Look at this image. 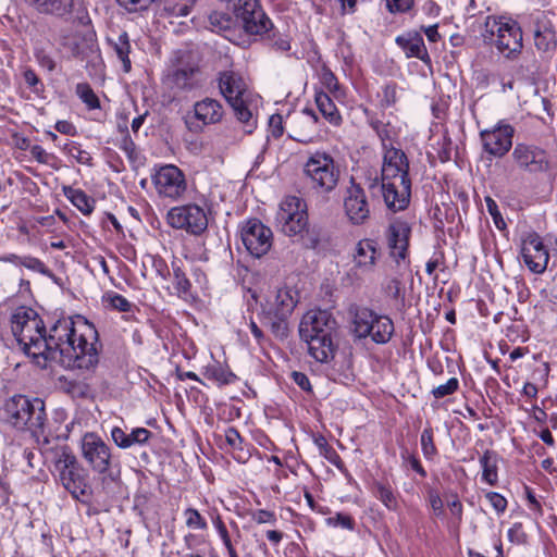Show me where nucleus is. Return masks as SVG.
Here are the masks:
<instances>
[{
    "label": "nucleus",
    "instance_id": "de8ad7c7",
    "mask_svg": "<svg viewBox=\"0 0 557 557\" xmlns=\"http://www.w3.org/2000/svg\"><path fill=\"white\" fill-rule=\"evenodd\" d=\"M325 524L330 528H341L348 531H354L356 527L355 519L344 512H336L334 516L326 518Z\"/></svg>",
    "mask_w": 557,
    "mask_h": 557
},
{
    "label": "nucleus",
    "instance_id": "9b49d317",
    "mask_svg": "<svg viewBox=\"0 0 557 557\" xmlns=\"http://www.w3.org/2000/svg\"><path fill=\"white\" fill-rule=\"evenodd\" d=\"M79 451L97 474H107L114 462L111 446L96 432H86L79 441Z\"/></svg>",
    "mask_w": 557,
    "mask_h": 557
},
{
    "label": "nucleus",
    "instance_id": "c03bdc74",
    "mask_svg": "<svg viewBox=\"0 0 557 557\" xmlns=\"http://www.w3.org/2000/svg\"><path fill=\"white\" fill-rule=\"evenodd\" d=\"M102 304L111 309L117 310L120 312H128L132 309V302L128 301L124 296L109 290L102 296Z\"/></svg>",
    "mask_w": 557,
    "mask_h": 557
},
{
    "label": "nucleus",
    "instance_id": "680f3d73",
    "mask_svg": "<svg viewBox=\"0 0 557 557\" xmlns=\"http://www.w3.org/2000/svg\"><path fill=\"white\" fill-rule=\"evenodd\" d=\"M389 13H406L413 7L414 0H385Z\"/></svg>",
    "mask_w": 557,
    "mask_h": 557
},
{
    "label": "nucleus",
    "instance_id": "7c9ffc66",
    "mask_svg": "<svg viewBox=\"0 0 557 557\" xmlns=\"http://www.w3.org/2000/svg\"><path fill=\"white\" fill-rule=\"evenodd\" d=\"M201 374L206 380L219 386L228 385L236 380V375L216 360H212V362L202 367Z\"/></svg>",
    "mask_w": 557,
    "mask_h": 557
},
{
    "label": "nucleus",
    "instance_id": "a878e982",
    "mask_svg": "<svg viewBox=\"0 0 557 557\" xmlns=\"http://www.w3.org/2000/svg\"><path fill=\"white\" fill-rule=\"evenodd\" d=\"M382 195L386 207L394 211L405 210L410 201L411 181L398 183H381Z\"/></svg>",
    "mask_w": 557,
    "mask_h": 557
},
{
    "label": "nucleus",
    "instance_id": "e433bc0d",
    "mask_svg": "<svg viewBox=\"0 0 557 557\" xmlns=\"http://www.w3.org/2000/svg\"><path fill=\"white\" fill-rule=\"evenodd\" d=\"M233 7L236 17L243 25L253 14H257V17H263V10L258 0H234Z\"/></svg>",
    "mask_w": 557,
    "mask_h": 557
},
{
    "label": "nucleus",
    "instance_id": "cd10ccee",
    "mask_svg": "<svg viewBox=\"0 0 557 557\" xmlns=\"http://www.w3.org/2000/svg\"><path fill=\"white\" fill-rule=\"evenodd\" d=\"M112 442L121 449H127L135 445H145L152 433L146 428L132 429L131 433H126L120 426H113L110 432Z\"/></svg>",
    "mask_w": 557,
    "mask_h": 557
},
{
    "label": "nucleus",
    "instance_id": "4468645a",
    "mask_svg": "<svg viewBox=\"0 0 557 557\" xmlns=\"http://www.w3.org/2000/svg\"><path fill=\"white\" fill-rule=\"evenodd\" d=\"M344 214L350 224L360 226L371 216V205L364 188L354 177L349 180L343 194Z\"/></svg>",
    "mask_w": 557,
    "mask_h": 557
},
{
    "label": "nucleus",
    "instance_id": "8fccbe9b",
    "mask_svg": "<svg viewBox=\"0 0 557 557\" xmlns=\"http://www.w3.org/2000/svg\"><path fill=\"white\" fill-rule=\"evenodd\" d=\"M209 22L213 32L227 30L233 25V18L231 15L221 11H213L209 15Z\"/></svg>",
    "mask_w": 557,
    "mask_h": 557
},
{
    "label": "nucleus",
    "instance_id": "a18cd8bd",
    "mask_svg": "<svg viewBox=\"0 0 557 557\" xmlns=\"http://www.w3.org/2000/svg\"><path fill=\"white\" fill-rule=\"evenodd\" d=\"M183 516L185 518V524L189 530H207V520L196 508H186L183 511Z\"/></svg>",
    "mask_w": 557,
    "mask_h": 557
},
{
    "label": "nucleus",
    "instance_id": "4c0bfd02",
    "mask_svg": "<svg viewBox=\"0 0 557 557\" xmlns=\"http://www.w3.org/2000/svg\"><path fill=\"white\" fill-rule=\"evenodd\" d=\"M373 494L388 510L397 511L399 509L398 495L389 485L375 482Z\"/></svg>",
    "mask_w": 557,
    "mask_h": 557
},
{
    "label": "nucleus",
    "instance_id": "aec40b11",
    "mask_svg": "<svg viewBox=\"0 0 557 557\" xmlns=\"http://www.w3.org/2000/svg\"><path fill=\"white\" fill-rule=\"evenodd\" d=\"M511 157L519 169L530 174L547 172L550 166L546 150L535 145L519 143Z\"/></svg>",
    "mask_w": 557,
    "mask_h": 557
},
{
    "label": "nucleus",
    "instance_id": "c756f323",
    "mask_svg": "<svg viewBox=\"0 0 557 557\" xmlns=\"http://www.w3.org/2000/svg\"><path fill=\"white\" fill-rule=\"evenodd\" d=\"M109 46L114 51L125 73L131 72L132 61L129 59L131 42L126 32L113 33L107 38Z\"/></svg>",
    "mask_w": 557,
    "mask_h": 557
},
{
    "label": "nucleus",
    "instance_id": "0eeeda50",
    "mask_svg": "<svg viewBox=\"0 0 557 557\" xmlns=\"http://www.w3.org/2000/svg\"><path fill=\"white\" fill-rule=\"evenodd\" d=\"M298 301L299 292L289 286L277 287L267 295L261 305V314L276 336H287L286 320L292 315Z\"/></svg>",
    "mask_w": 557,
    "mask_h": 557
},
{
    "label": "nucleus",
    "instance_id": "3c124183",
    "mask_svg": "<svg viewBox=\"0 0 557 557\" xmlns=\"http://www.w3.org/2000/svg\"><path fill=\"white\" fill-rule=\"evenodd\" d=\"M484 200H485L487 212L492 216L495 226L499 231L506 230L507 228V223L504 220V218H503V215H502V213L499 211L497 202L492 197H490V196H486L484 198Z\"/></svg>",
    "mask_w": 557,
    "mask_h": 557
},
{
    "label": "nucleus",
    "instance_id": "6e6552de",
    "mask_svg": "<svg viewBox=\"0 0 557 557\" xmlns=\"http://www.w3.org/2000/svg\"><path fill=\"white\" fill-rule=\"evenodd\" d=\"M305 178L310 187L320 194H330L338 185L341 171L333 156L325 150L308 153L302 165Z\"/></svg>",
    "mask_w": 557,
    "mask_h": 557
},
{
    "label": "nucleus",
    "instance_id": "338daca9",
    "mask_svg": "<svg viewBox=\"0 0 557 557\" xmlns=\"http://www.w3.org/2000/svg\"><path fill=\"white\" fill-rule=\"evenodd\" d=\"M429 504L435 516H442L444 513V504L440 494L435 491H430L428 494Z\"/></svg>",
    "mask_w": 557,
    "mask_h": 557
},
{
    "label": "nucleus",
    "instance_id": "603ef678",
    "mask_svg": "<svg viewBox=\"0 0 557 557\" xmlns=\"http://www.w3.org/2000/svg\"><path fill=\"white\" fill-rule=\"evenodd\" d=\"M459 389V380L457 377H450L446 383L434 387L431 394L434 398L441 399L446 396L455 394Z\"/></svg>",
    "mask_w": 557,
    "mask_h": 557
},
{
    "label": "nucleus",
    "instance_id": "bb28decb",
    "mask_svg": "<svg viewBox=\"0 0 557 557\" xmlns=\"http://www.w3.org/2000/svg\"><path fill=\"white\" fill-rule=\"evenodd\" d=\"M395 41L404 50L407 58H417L425 64L431 63L424 40L419 33L409 32L399 35L396 37Z\"/></svg>",
    "mask_w": 557,
    "mask_h": 557
},
{
    "label": "nucleus",
    "instance_id": "2eb2a0df",
    "mask_svg": "<svg viewBox=\"0 0 557 557\" xmlns=\"http://www.w3.org/2000/svg\"><path fill=\"white\" fill-rule=\"evenodd\" d=\"M382 251L375 238L364 237L359 239L350 251L351 269L356 277L372 275L380 262Z\"/></svg>",
    "mask_w": 557,
    "mask_h": 557
},
{
    "label": "nucleus",
    "instance_id": "5701e85b",
    "mask_svg": "<svg viewBox=\"0 0 557 557\" xmlns=\"http://www.w3.org/2000/svg\"><path fill=\"white\" fill-rule=\"evenodd\" d=\"M407 156L400 149L389 147L385 150L381 171V183H398L410 181Z\"/></svg>",
    "mask_w": 557,
    "mask_h": 557
},
{
    "label": "nucleus",
    "instance_id": "13d9d810",
    "mask_svg": "<svg viewBox=\"0 0 557 557\" xmlns=\"http://www.w3.org/2000/svg\"><path fill=\"white\" fill-rule=\"evenodd\" d=\"M116 2L128 12H140L147 10L154 0H116Z\"/></svg>",
    "mask_w": 557,
    "mask_h": 557
},
{
    "label": "nucleus",
    "instance_id": "37998d69",
    "mask_svg": "<svg viewBox=\"0 0 557 557\" xmlns=\"http://www.w3.org/2000/svg\"><path fill=\"white\" fill-rule=\"evenodd\" d=\"M420 443L423 457L426 460H434V458L438 454V450L434 443V432L432 426L428 425L426 428H424V430L421 433Z\"/></svg>",
    "mask_w": 557,
    "mask_h": 557
},
{
    "label": "nucleus",
    "instance_id": "052dcab7",
    "mask_svg": "<svg viewBox=\"0 0 557 557\" xmlns=\"http://www.w3.org/2000/svg\"><path fill=\"white\" fill-rule=\"evenodd\" d=\"M22 267L44 275L50 272L40 259L33 256H23Z\"/></svg>",
    "mask_w": 557,
    "mask_h": 557
},
{
    "label": "nucleus",
    "instance_id": "c9c22d12",
    "mask_svg": "<svg viewBox=\"0 0 557 557\" xmlns=\"http://www.w3.org/2000/svg\"><path fill=\"white\" fill-rule=\"evenodd\" d=\"M534 44L535 47L543 52L555 49L556 38L552 25L543 24L536 26L534 29Z\"/></svg>",
    "mask_w": 557,
    "mask_h": 557
},
{
    "label": "nucleus",
    "instance_id": "423d86ee",
    "mask_svg": "<svg viewBox=\"0 0 557 557\" xmlns=\"http://www.w3.org/2000/svg\"><path fill=\"white\" fill-rule=\"evenodd\" d=\"M482 37L484 42L494 46L508 59L519 55L523 47L522 29L517 21L508 16L488 15Z\"/></svg>",
    "mask_w": 557,
    "mask_h": 557
},
{
    "label": "nucleus",
    "instance_id": "7ed1b4c3",
    "mask_svg": "<svg viewBox=\"0 0 557 557\" xmlns=\"http://www.w3.org/2000/svg\"><path fill=\"white\" fill-rule=\"evenodd\" d=\"M51 472L74 499L86 502L90 494L89 475L67 445L52 448L46 457Z\"/></svg>",
    "mask_w": 557,
    "mask_h": 557
},
{
    "label": "nucleus",
    "instance_id": "f3484780",
    "mask_svg": "<svg viewBox=\"0 0 557 557\" xmlns=\"http://www.w3.org/2000/svg\"><path fill=\"white\" fill-rule=\"evenodd\" d=\"M515 128L506 120L480 132L483 150L494 158H503L512 147Z\"/></svg>",
    "mask_w": 557,
    "mask_h": 557
},
{
    "label": "nucleus",
    "instance_id": "72a5a7b5",
    "mask_svg": "<svg viewBox=\"0 0 557 557\" xmlns=\"http://www.w3.org/2000/svg\"><path fill=\"white\" fill-rule=\"evenodd\" d=\"M180 260L172 261V284L174 293L182 299H188L191 296V283L185 271L181 267Z\"/></svg>",
    "mask_w": 557,
    "mask_h": 557
},
{
    "label": "nucleus",
    "instance_id": "b1692460",
    "mask_svg": "<svg viewBox=\"0 0 557 557\" xmlns=\"http://www.w3.org/2000/svg\"><path fill=\"white\" fill-rule=\"evenodd\" d=\"M62 45L76 58H90L94 65L101 63V55L96 40V34L91 29L73 38L64 37Z\"/></svg>",
    "mask_w": 557,
    "mask_h": 557
},
{
    "label": "nucleus",
    "instance_id": "ea45409f",
    "mask_svg": "<svg viewBox=\"0 0 557 557\" xmlns=\"http://www.w3.org/2000/svg\"><path fill=\"white\" fill-rule=\"evenodd\" d=\"M320 82L335 98L338 99L345 96L344 88L339 84L337 77L332 70L325 65L322 66L320 71Z\"/></svg>",
    "mask_w": 557,
    "mask_h": 557
},
{
    "label": "nucleus",
    "instance_id": "473e14b6",
    "mask_svg": "<svg viewBox=\"0 0 557 557\" xmlns=\"http://www.w3.org/2000/svg\"><path fill=\"white\" fill-rule=\"evenodd\" d=\"M482 474L481 481L491 486H495L498 482V457L493 450H485L479 459Z\"/></svg>",
    "mask_w": 557,
    "mask_h": 557
},
{
    "label": "nucleus",
    "instance_id": "dca6fc26",
    "mask_svg": "<svg viewBox=\"0 0 557 557\" xmlns=\"http://www.w3.org/2000/svg\"><path fill=\"white\" fill-rule=\"evenodd\" d=\"M166 219L172 227L185 230L193 235H200L208 227L207 212L196 203L171 208Z\"/></svg>",
    "mask_w": 557,
    "mask_h": 557
},
{
    "label": "nucleus",
    "instance_id": "393cba45",
    "mask_svg": "<svg viewBox=\"0 0 557 557\" xmlns=\"http://www.w3.org/2000/svg\"><path fill=\"white\" fill-rule=\"evenodd\" d=\"M194 69H176L168 73L162 79V88L166 90L163 99L166 102L174 101L180 92L191 90L195 87Z\"/></svg>",
    "mask_w": 557,
    "mask_h": 557
},
{
    "label": "nucleus",
    "instance_id": "bf43d9fd",
    "mask_svg": "<svg viewBox=\"0 0 557 557\" xmlns=\"http://www.w3.org/2000/svg\"><path fill=\"white\" fill-rule=\"evenodd\" d=\"M284 133L283 116L281 114H273L269 119L268 137L275 139L280 138Z\"/></svg>",
    "mask_w": 557,
    "mask_h": 557
},
{
    "label": "nucleus",
    "instance_id": "4be33fe9",
    "mask_svg": "<svg viewBox=\"0 0 557 557\" xmlns=\"http://www.w3.org/2000/svg\"><path fill=\"white\" fill-rule=\"evenodd\" d=\"M220 94L228 104L248 98V85L244 75L234 69L218 73L216 77Z\"/></svg>",
    "mask_w": 557,
    "mask_h": 557
},
{
    "label": "nucleus",
    "instance_id": "1a4fd4ad",
    "mask_svg": "<svg viewBox=\"0 0 557 557\" xmlns=\"http://www.w3.org/2000/svg\"><path fill=\"white\" fill-rule=\"evenodd\" d=\"M225 114L224 104L219 99L207 96L194 102L184 116V123L190 133L201 134L206 128L222 123Z\"/></svg>",
    "mask_w": 557,
    "mask_h": 557
},
{
    "label": "nucleus",
    "instance_id": "412c9836",
    "mask_svg": "<svg viewBox=\"0 0 557 557\" xmlns=\"http://www.w3.org/2000/svg\"><path fill=\"white\" fill-rule=\"evenodd\" d=\"M35 3L40 12L58 17L71 16L74 22L85 27L91 23L88 11L83 7L82 0H35Z\"/></svg>",
    "mask_w": 557,
    "mask_h": 557
},
{
    "label": "nucleus",
    "instance_id": "39448f33",
    "mask_svg": "<svg viewBox=\"0 0 557 557\" xmlns=\"http://www.w3.org/2000/svg\"><path fill=\"white\" fill-rule=\"evenodd\" d=\"M349 332L355 341L370 338L373 343L383 345L391 341L394 323L387 315L359 305L348 308Z\"/></svg>",
    "mask_w": 557,
    "mask_h": 557
},
{
    "label": "nucleus",
    "instance_id": "9d476101",
    "mask_svg": "<svg viewBox=\"0 0 557 557\" xmlns=\"http://www.w3.org/2000/svg\"><path fill=\"white\" fill-rule=\"evenodd\" d=\"M151 182L158 196L171 201L183 200L188 190L185 173L174 164H163L154 168Z\"/></svg>",
    "mask_w": 557,
    "mask_h": 557
},
{
    "label": "nucleus",
    "instance_id": "09e8293b",
    "mask_svg": "<svg viewBox=\"0 0 557 557\" xmlns=\"http://www.w3.org/2000/svg\"><path fill=\"white\" fill-rule=\"evenodd\" d=\"M369 124L371 125V127L375 131V133L380 137V139L384 146V149L385 150L388 149L386 141H389L393 138V136L395 135L389 123H384L383 121H381L379 119L370 117Z\"/></svg>",
    "mask_w": 557,
    "mask_h": 557
},
{
    "label": "nucleus",
    "instance_id": "4d7b16f0",
    "mask_svg": "<svg viewBox=\"0 0 557 557\" xmlns=\"http://www.w3.org/2000/svg\"><path fill=\"white\" fill-rule=\"evenodd\" d=\"M507 537L515 545H523L528 541V535L523 530L521 522H515L507 532Z\"/></svg>",
    "mask_w": 557,
    "mask_h": 557
},
{
    "label": "nucleus",
    "instance_id": "774afa93",
    "mask_svg": "<svg viewBox=\"0 0 557 557\" xmlns=\"http://www.w3.org/2000/svg\"><path fill=\"white\" fill-rule=\"evenodd\" d=\"M268 34V38L271 39L272 45L280 51H288L290 49V42L287 36H276L275 33Z\"/></svg>",
    "mask_w": 557,
    "mask_h": 557
},
{
    "label": "nucleus",
    "instance_id": "a19ab883",
    "mask_svg": "<svg viewBox=\"0 0 557 557\" xmlns=\"http://www.w3.org/2000/svg\"><path fill=\"white\" fill-rule=\"evenodd\" d=\"M62 151L67 154L69 157L73 158L78 162L79 164H84L87 166H92V157L91 154L84 150L82 145L77 141H67L62 147Z\"/></svg>",
    "mask_w": 557,
    "mask_h": 557
},
{
    "label": "nucleus",
    "instance_id": "0e129e2a",
    "mask_svg": "<svg viewBox=\"0 0 557 557\" xmlns=\"http://www.w3.org/2000/svg\"><path fill=\"white\" fill-rule=\"evenodd\" d=\"M149 258L156 274L162 280H166L171 275V272L165 260L160 256H149Z\"/></svg>",
    "mask_w": 557,
    "mask_h": 557
},
{
    "label": "nucleus",
    "instance_id": "6ab92c4d",
    "mask_svg": "<svg viewBox=\"0 0 557 557\" xmlns=\"http://www.w3.org/2000/svg\"><path fill=\"white\" fill-rule=\"evenodd\" d=\"M520 253L527 268L534 274H543L549 262V251L542 236L534 232L523 234Z\"/></svg>",
    "mask_w": 557,
    "mask_h": 557
},
{
    "label": "nucleus",
    "instance_id": "c85d7f7f",
    "mask_svg": "<svg viewBox=\"0 0 557 557\" xmlns=\"http://www.w3.org/2000/svg\"><path fill=\"white\" fill-rule=\"evenodd\" d=\"M232 108L237 121L243 126V133L239 137H234L232 143H236L237 140H240L245 135H250L255 132L258 124V119L256 113L250 109V107L247 103V98L240 101H237V103L230 104Z\"/></svg>",
    "mask_w": 557,
    "mask_h": 557
},
{
    "label": "nucleus",
    "instance_id": "f03ea898",
    "mask_svg": "<svg viewBox=\"0 0 557 557\" xmlns=\"http://www.w3.org/2000/svg\"><path fill=\"white\" fill-rule=\"evenodd\" d=\"M336 319L329 310L311 309L299 323V336L307 344L309 355L318 362H329L334 358L336 346L333 334Z\"/></svg>",
    "mask_w": 557,
    "mask_h": 557
},
{
    "label": "nucleus",
    "instance_id": "e2e57ef3",
    "mask_svg": "<svg viewBox=\"0 0 557 557\" xmlns=\"http://www.w3.org/2000/svg\"><path fill=\"white\" fill-rule=\"evenodd\" d=\"M251 519L258 524H276L277 518L274 511L258 509L251 512Z\"/></svg>",
    "mask_w": 557,
    "mask_h": 557
},
{
    "label": "nucleus",
    "instance_id": "79ce46f5",
    "mask_svg": "<svg viewBox=\"0 0 557 557\" xmlns=\"http://www.w3.org/2000/svg\"><path fill=\"white\" fill-rule=\"evenodd\" d=\"M75 92L88 110L100 109V100L89 84L78 83L75 87Z\"/></svg>",
    "mask_w": 557,
    "mask_h": 557
},
{
    "label": "nucleus",
    "instance_id": "ddd939ff",
    "mask_svg": "<svg viewBox=\"0 0 557 557\" xmlns=\"http://www.w3.org/2000/svg\"><path fill=\"white\" fill-rule=\"evenodd\" d=\"M276 223L287 236H296L306 231L308 225L307 207L297 196H287L280 203Z\"/></svg>",
    "mask_w": 557,
    "mask_h": 557
},
{
    "label": "nucleus",
    "instance_id": "58836bf2",
    "mask_svg": "<svg viewBox=\"0 0 557 557\" xmlns=\"http://www.w3.org/2000/svg\"><path fill=\"white\" fill-rule=\"evenodd\" d=\"M243 27L247 34L264 35L272 30L273 24L263 12V17H257V14L249 16Z\"/></svg>",
    "mask_w": 557,
    "mask_h": 557
},
{
    "label": "nucleus",
    "instance_id": "6e6d98bb",
    "mask_svg": "<svg viewBox=\"0 0 557 557\" xmlns=\"http://www.w3.org/2000/svg\"><path fill=\"white\" fill-rule=\"evenodd\" d=\"M484 496L498 516L503 515L506 511L508 502L505 498V496L492 491L485 492Z\"/></svg>",
    "mask_w": 557,
    "mask_h": 557
},
{
    "label": "nucleus",
    "instance_id": "a211bd4d",
    "mask_svg": "<svg viewBox=\"0 0 557 557\" xmlns=\"http://www.w3.org/2000/svg\"><path fill=\"white\" fill-rule=\"evenodd\" d=\"M240 237L247 251L256 258L267 255L273 244L271 228L258 219H251L244 223Z\"/></svg>",
    "mask_w": 557,
    "mask_h": 557
},
{
    "label": "nucleus",
    "instance_id": "2f4dec72",
    "mask_svg": "<svg viewBox=\"0 0 557 557\" xmlns=\"http://www.w3.org/2000/svg\"><path fill=\"white\" fill-rule=\"evenodd\" d=\"M314 101L320 113L330 124L333 126L342 124V115L327 92L323 90L315 91Z\"/></svg>",
    "mask_w": 557,
    "mask_h": 557
},
{
    "label": "nucleus",
    "instance_id": "f8f14e48",
    "mask_svg": "<svg viewBox=\"0 0 557 557\" xmlns=\"http://www.w3.org/2000/svg\"><path fill=\"white\" fill-rule=\"evenodd\" d=\"M389 259L396 269L405 270L409 267V242L411 227L403 219L393 220L384 232Z\"/></svg>",
    "mask_w": 557,
    "mask_h": 557
},
{
    "label": "nucleus",
    "instance_id": "69168bd1",
    "mask_svg": "<svg viewBox=\"0 0 557 557\" xmlns=\"http://www.w3.org/2000/svg\"><path fill=\"white\" fill-rule=\"evenodd\" d=\"M225 441L227 443V445L233 448V449H239L242 450L243 449V443H244V440L243 437L240 436L239 432L237 431V429L233 428V426H228L226 430H225Z\"/></svg>",
    "mask_w": 557,
    "mask_h": 557
},
{
    "label": "nucleus",
    "instance_id": "864d4df0",
    "mask_svg": "<svg viewBox=\"0 0 557 557\" xmlns=\"http://www.w3.org/2000/svg\"><path fill=\"white\" fill-rule=\"evenodd\" d=\"M23 149H28L32 157L41 164H49L52 159H54V154L47 152L40 145L29 146L26 139L23 140Z\"/></svg>",
    "mask_w": 557,
    "mask_h": 557
},
{
    "label": "nucleus",
    "instance_id": "f704fd0d",
    "mask_svg": "<svg viewBox=\"0 0 557 557\" xmlns=\"http://www.w3.org/2000/svg\"><path fill=\"white\" fill-rule=\"evenodd\" d=\"M64 196L84 215H90L95 209V200L84 190L71 186L63 188Z\"/></svg>",
    "mask_w": 557,
    "mask_h": 557
},
{
    "label": "nucleus",
    "instance_id": "20e7f679",
    "mask_svg": "<svg viewBox=\"0 0 557 557\" xmlns=\"http://www.w3.org/2000/svg\"><path fill=\"white\" fill-rule=\"evenodd\" d=\"M2 419L17 430H27L38 436L44 433L47 420L45 403L38 397L15 395L4 403Z\"/></svg>",
    "mask_w": 557,
    "mask_h": 557
},
{
    "label": "nucleus",
    "instance_id": "f257e3e1",
    "mask_svg": "<svg viewBox=\"0 0 557 557\" xmlns=\"http://www.w3.org/2000/svg\"><path fill=\"white\" fill-rule=\"evenodd\" d=\"M11 329L23 351L33 359H53L60 354L61 364L75 376L59 377L63 392L73 398H89L99 364L98 332L82 315L59 319L46 333L44 321L30 308H17Z\"/></svg>",
    "mask_w": 557,
    "mask_h": 557
},
{
    "label": "nucleus",
    "instance_id": "5fc2aeb1",
    "mask_svg": "<svg viewBox=\"0 0 557 557\" xmlns=\"http://www.w3.org/2000/svg\"><path fill=\"white\" fill-rule=\"evenodd\" d=\"M23 78L27 87L36 95H40L45 90V86L35 71L27 67L23 71Z\"/></svg>",
    "mask_w": 557,
    "mask_h": 557
},
{
    "label": "nucleus",
    "instance_id": "49530a36",
    "mask_svg": "<svg viewBox=\"0 0 557 557\" xmlns=\"http://www.w3.org/2000/svg\"><path fill=\"white\" fill-rule=\"evenodd\" d=\"M315 446L319 448V453L321 456L326 458L331 463L336 467H339L342 462L341 457L335 451V449L329 445L326 438L322 435L315 436L313 440Z\"/></svg>",
    "mask_w": 557,
    "mask_h": 557
}]
</instances>
